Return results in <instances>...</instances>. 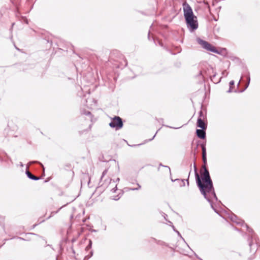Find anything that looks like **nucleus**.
<instances>
[{
    "mask_svg": "<svg viewBox=\"0 0 260 260\" xmlns=\"http://www.w3.org/2000/svg\"><path fill=\"white\" fill-rule=\"evenodd\" d=\"M203 171L201 172L202 178L201 179L200 175L197 172V169L196 165H194V170L195 173V178L197 184L204 198L211 204L212 207V200L215 199L217 200L213 182L210 176L209 172L206 166H202Z\"/></svg>",
    "mask_w": 260,
    "mask_h": 260,
    "instance_id": "f257e3e1",
    "label": "nucleus"
},
{
    "mask_svg": "<svg viewBox=\"0 0 260 260\" xmlns=\"http://www.w3.org/2000/svg\"><path fill=\"white\" fill-rule=\"evenodd\" d=\"M230 219L232 221L236 223L237 225H240L243 226H245L247 231L251 234L249 235L250 237L251 240L249 242V246L250 248V249H253L254 250L257 249L258 247H260V244H259V239L257 237V236L253 233V230L250 229L246 224L244 223V221L239 218H238L237 216L235 215H232L230 216Z\"/></svg>",
    "mask_w": 260,
    "mask_h": 260,
    "instance_id": "f03ea898",
    "label": "nucleus"
},
{
    "mask_svg": "<svg viewBox=\"0 0 260 260\" xmlns=\"http://www.w3.org/2000/svg\"><path fill=\"white\" fill-rule=\"evenodd\" d=\"M108 170L105 169L102 173L99 182V186L98 188H101L103 190L107 188L111 184L112 179L109 177L105 178V175L107 174Z\"/></svg>",
    "mask_w": 260,
    "mask_h": 260,
    "instance_id": "7ed1b4c3",
    "label": "nucleus"
},
{
    "mask_svg": "<svg viewBox=\"0 0 260 260\" xmlns=\"http://www.w3.org/2000/svg\"><path fill=\"white\" fill-rule=\"evenodd\" d=\"M197 42L201 46H202L204 49L213 53L217 54L219 53V52L217 50V49L208 42L205 41L200 38L197 39Z\"/></svg>",
    "mask_w": 260,
    "mask_h": 260,
    "instance_id": "20e7f679",
    "label": "nucleus"
},
{
    "mask_svg": "<svg viewBox=\"0 0 260 260\" xmlns=\"http://www.w3.org/2000/svg\"><path fill=\"white\" fill-rule=\"evenodd\" d=\"M123 125L122 119L119 116H115L109 123V126L112 128H115L116 130L121 129Z\"/></svg>",
    "mask_w": 260,
    "mask_h": 260,
    "instance_id": "39448f33",
    "label": "nucleus"
},
{
    "mask_svg": "<svg viewBox=\"0 0 260 260\" xmlns=\"http://www.w3.org/2000/svg\"><path fill=\"white\" fill-rule=\"evenodd\" d=\"M188 27H189L192 30H196L198 27V23L197 17L193 16L185 19Z\"/></svg>",
    "mask_w": 260,
    "mask_h": 260,
    "instance_id": "423d86ee",
    "label": "nucleus"
},
{
    "mask_svg": "<svg viewBox=\"0 0 260 260\" xmlns=\"http://www.w3.org/2000/svg\"><path fill=\"white\" fill-rule=\"evenodd\" d=\"M183 9L185 19L194 16L191 7L186 2L183 3Z\"/></svg>",
    "mask_w": 260,
    "mask_h": 260,
    "instance_id": "0eeeda50",
    "label": "nucleus"
},
{
    "mask_svg": "<svg viewBox=\"0 0 260 260\" xmlns=\"http://www.w3.org/2000/svg\"><path fill=\"white\" fill-rule=\"evenodd\" d=\"M204 115L202 111H200L199 112V116L197 120V126L203 129H206L207 128V124L204 121Z\"/></svg>",
    "mask_w": 260,
    "mask_h": 260,
    "instance_id": "6e6552de",
    "label": "nucleus"
},
{
    "mask_svg": "<svg viewBox=\"0 0 260 260\" xmlns=\"http://www.w3.org/2000/svg\"><path fill=\"white\" fill-rule=\"evenodd\" d=\"M201 147H202V158H203V163H204L203 165H205V166H206L207 157H206V149L205 145L203 144H202Z\"/></svg>",
    "mask_w": 260,
    "mask_h": 260,
    "instance_id": "1a4fd4ad",
    "label": "nucleus"
},
{
    "mask_svg": "<svg viewBox=\"0 0 260 260\" xmlns=\"http://www.w3.org/2000/svg\"><path fill=\"white\" fill-rule=\"evenodd\" d=\"M206 129H197L196 131V134L197 136L202 139H204L206 137Z\"/></svg>",
    "mask_w": 260,
    "mask_h": 260,
    "instance_id": "9d476101",
    "label": "nucleus"
},
{
    "mask_svg": "<svg viewBox=\"0 0 260 260\" xmlns=\"http://www.w3.org/2000/svg\"><path fill=\"white\" fill-rule=\"evenodd\" d=\"M26 174L28 178L29 179L33 180H38L40 179L39 177H38L37 176H35L33 174H32L30 172H29L28 170L26 171Z\"/></svg>",
    "mask_w": 260,
    "mask_h": 260,
    "instance_id": "9b49d317",
    "label": "nucleus"
},
{
    "mask_svg": "<svg viewBox=\"0 0 260 260\" xmlns=\"http://www.w3.org/2000/svg\"><path fill=\"white\" fill-rule=\"evenodd\" d=\"M171 180L172 182H177L179 183V185L180 187H183L185 186V179H171Z\"/></svg>",
    "mask_w": 260,
    "mask_h": 260,
    "instance_id": "f8f14e48",
    "label": "nucleus"
},
{
    "mask_svg": "<svg viewBox=\"0 0 260 260\" xmlns=\"http://www.w3.org/2000/svg\"><path fill=\"white\" fill-rule=\"evenodd\" d=\"M81 113L83 115L90 116V118H91V113L90 111H86L85 110H82L81 111Z\"/></svg>",
    "mask_w": 260,
    "mask_h": 260,
    "instance_id": "ddd939ff",
    "label": "nucleus"
},
{
    "mask_svg": "<svg viewBox=\"0 0 260 260\" xmlns=\"http://www.w3.org/2000/svg\"><path fill=\"white\" fill-rule=\"evenodd\" d=\"M247 83L246 85V86L244 88V89L243 90H242L241 91V92H242L244 90H245L248 87V86H249V83H250V75H249V73H248V75H247Z\"/></svg>",
    "mask_w": 260,
    "mask_h": 260,
    "instance_id": "4468645a",
    "label": "nucleus"
},
{
    "mask_svg": "<svg viewBox=\"0 0 260 260\" xmlns=\"http://www.w3.org/2000/svg\"><path fill=\"white\" fill-rule=\"evenodd\" d=\"M92 245V241L91 240H89V244L86 247V250H88L91 249Z\"/></svg>",
    "mask_w": 260,
    "mask_h": 260,
    "instance_id": "2eb2a0df",
    "label": "nucleus"
},
{
    "mask_svg": "<svg viewBox=\"0 0 260 260\" xmlns=\"http://www.w3.org/2000/svg\"><path fill=\"white\" fill-rule=\"evenodd\" d=\"M137 188H131L130 190H139V189H140L141 188V185L139 183H137Z\"/></svg>",
    "mask_w": 260,
    "mask_h": 260,
    "instance_id": "dca6fc26",
    "label": "nucleus"
},
{
    "mask_svg": "<svg viewBox=\"0 0 260 260\" xmlns=\"http://www.w3.org/2000/svg\"><path fill=\"white\" fill-rule=\"evenodd\" d=\"M93 254V251L91 250L90 252V255H87L85 257V258L88 259Z\"/></svg>",
    "mask_w": 260,
    "mask_h": 260,
    "instance_id": "f3484780",
    "label": "nucleus"
},
{
    "mask_svg": "<svg viewBox=\"0 0 260 260\" xmlns=\"http://www.w3.org/2000/svg\"><path fill=\"white\" fill-rule=\"evenodd\" d=\"M175 232L177 233V234H178V235L184 241H185L184 238L181 236L180 233L177 230V231H175Z\"/></svg>",
    "mask_w": 260,
    "mask_h": 260,
    "instance_id": "a211bd4d",
    "label": "nucleus"
},
{
    "mask_svg": "<svg viewBox=\"0 0 260 260\" xmlns=\"http://www.w3.org/2000/svg\"><path fill=\"white\" fill-rule=\"evenodd\" d=\"M222 74L223 76H226L228 74V73L226 72V70H224L222 72Z\"/></svg>",
    "mask_w": 260,
    "mask_h": 260,
    "instance_id": "6ab92c4d",
    "label": "nucleus"
},
{
    "mask_svg": "<svg viewBox=\"0 0 260 260\" xmlns=\"http://www.w3.org/2000/svg\"><path fill=\"white\" fill-rule=\"evenodd\" d=\"M63 207V206H62L61 207L59 208V209L57 211H56L55 212H52L51 214H55L57 213L59 211V210L61 209Z\"/></svg>",
    "mask_w": 260,
    "mask_h": 260,
    "instance_id": "aec40b11",
    "label": "nucleus"
},
{
    "mask_svg": "<svg viewBox=\"0 0 260 260\" xmlns=\"http://www.w3.org/2000/svg\"><path fill=\"white\" fill-rule=\"evenodd\" d=\"M117 190V185L115 186V187L113 188L112 189H111V191L113 192H115L116 191V190Z\"/></svg>",
    "mask_w": 260,
    "mask_h": 260,
    "instance_id": "412c9836",
    "label": "nucleus"
},
{
    "mask_svg": "<svg viewBox=\"0 0 260 260\" xmlns=\"http://www.w3.org/2000/svg\"><path fill=\"white\" fill-rule=\"evenodd\" d=\"M234 85V81L233 80L230 81V86L232 87V86Z\"/></svg>",
    "mask_w": 260,
    "mask_h": 260,
    "instance_id": "4be33fe9",
    "label": "nucleus"
},
{
    "mask_svg": "<svg viewBox=\"0 0 260 260\" xmlns=\"http://www.w3.org/2000/svg\"><path fill=\"white\" fill-rule=\"evenodd\" d=\"M35 162H38V161H32L30 162V164H33V163H35ZM38 163H39L43 167V165L41 163H40L39 162H38Z\"/></svg>",
    "mask_w": 260,
    "mask_h": 260,
    "instance_id": "5701e85b",
    "label": "nucleus"
},
{
    "mask_svg": "<svg viewBox=\"0 0 260 260\" xmlns=\"http://www.w3.org/2000/svg\"><path fill=\"white\" fill-rule=\"evenodd\" d=\"M159 166H163V167H165L168 168V169H169V171H170V172H171L170 168L169 167H168V166H163L161 164H159Z\"/></svg>",
    "mask_w": 260,
    "mask_h": 260,
    "instance_id": "b1692460",
    "label": "nucleus"
},
{
    "mask_svg": "<svg viewBox=\"0 0 260 260\" xmlns=\"http://www.w3.org/2000/svg\"><path fill=\"white\" fill-rule=\"evenodd\" d=\"M119 198H120L119 197H118V196H117V197L113 198V199L116 201V200H118Z\"/></svg>",
    "mask_w": 260,
    "mask_h": 260,
    "instance_id": "393cba45",
    "label": "nucleus"
},
{
    "mask_svg": "<svg viewBox=\"0 0 260 260\" xmlns=\"http://www.w3.org/2000/svg\"><path fill=\"white\" fill-rule=\"evenodd\" d=\"M232 92V87L230 86L229 90L228 91V92Z\"/></svg>",
    "mask_w": 260,
    "mask_h": 260,
    "instance_id": "a878e982",
    "label": "nucleus"
},
{
    "mask_svg": "<svg viewBox=\"0 0 260 260\" xmlns=\"http://www.w3.org/2000/svg\"><path fill=\"white\" fill-rule=\"evenodd\" d=\"M148 39H149V40H150V31H149V32H148Z\"/></svg>",
    "mask_w": 260,
    "mask_h": 260,
    "instance_id": "bb28decb",
    "label": "nucleus"
},
{
    "mask_svg": "<svg viewBox=\"0 0 260 260\" xmlns=\"http://www.w3.org/2000/svg\"><path fill=\"white\" fill-rule=\"evenodd\" d=\"M158 244L162 245V244H164V242H161V241H159L158 242Z\"/></svg>",
    "mask_w": 260,
    "mask_h": 260,
    "instance_id": "cd10ccee",
    "label": "nucleus"
},
{
    "mask_svg": "<svg viewBox=\"0 0 260 260\" xmlns=\"http://www.w3.org/2000/svg\"><path fill=\"white\" fill-rule=\"evenodd\" d=\"M156 133H157V132H156V133H155V134L153 136V137H152V138L151 139H150V140H153V139L154 138V137H155V135H156Z\"/></svg>",
    "mask_w": 260,
    "mask_h": 260,
    "instance_id": "c85d7f7f",
    "label": "nucleus"
},
{
    "mask_svg": "<svg viewBox=\"0 0 260 260\" xmlns=\"http://www.w3.org/2000/svg\"><path fill=\"white\" fill-rule=\"evenodd\" d=\"M27 21H27V19H26V18H25V19H24V22H26V23H28V22H27Z\"/></svg>",
    "mask_w": 260,
    "mask_h": 260,
    "instance_id": "c756f323",
    "label": "nucleus"
},
{
    "mask_svg": "<svg viewBox=\"0 0 260 260\" xmlns=\"http://www.w3.org/2000/svg\"><path fill=\"white\" fill-rule=\"evenodd\" d=\"M215 76H216L215 75H213L212 76V77H211V79H213L214 78H215Z\"/></svg>",
    "mask_w": 260,
    "mask_h": 260,
    "instance_id": "7c9ffc66",
    "label": "nucleus"
},
{
    "mask_svg": "<svg viewBox=\"0 0 260 260\" xmlns=\"http://www.w3.org/2000/svg\"><path fill=\"white\" fill-rule=\"evenodd\" d=\"M186 181H187V185H189V181H188V179L186 180Z\"/></svg>",
    "mask_w": 260,
    "mask_h": 260,
    "instance_id": "2f4dec72",
    "label": "nucleus"
},
{
    "mask_svg": "<svg viewBox=\"0 0 260 260\" xmlns=\"http://www.w3.org/2000/svg\"><path fill=\"white\" fill-rule=\"evenodd\" d=\"M196 257H197L198 258L200 259V260H203V259H201L200 258H199V257L197 256V254H196Z\"/></svg>",
    "mask_w": 260,
    "mask_h": 260,
    "instance_id": "473e14b6",
    "label": "nucleus"
},
{
    "mask_svg": "<svg viewBox=\"0 0 260 260\" xmlns=\"http://www.w3.org/2000/svg\"><path fill=\"white\" fill-rule=\"evenodd\" d=\"M159 44L160 46H162V43H161V42H159Z\"/></svg>",
    "mask_w": 260,
    "mask_h": 260,
    "instance_id": "72a5a7b5",
    "label": "nucleus"
},
{
    "mask_svg": "<svg viewBox=\"0 0 260 260\" xmlns=\"http://www.w3.org/2000/svg\"><path fill=\"white\" fill-rule=\"evenodd\" d=\"M173 229L174 230V231L175 232V231H176L175 229V227L174 226H173Z\"/></svg>",
    "mask_w": 260,
    "mask_h": 260,
    "instance_id": "f704fd0d",
    "label": "nucleus"
},
{
    "mask_svg": "<svg viewBox=\"0 0 260 260\" xmlns=\"http://www.w3.org/2000/svg\"><path fill=\"white\" fill-rule=\"evenodd\" d=\"M116 180H117V181H119V178H117V179H116Z\"/></svg>",
    "mask_w": 260,
    "mask_h": 260,
    "instance_id": "c9c22d12",
    "label": "nucleus"
},
{
    "mask_svg": "<svg viewBox=\"0 0 260 260\" xmlns=\"http://www.w3.org/2000/svg\"><path fill=\"white\" fill-rule=\"evenodd\" d=\"M125 63H125V65H126V64H127V62L126 60H125Z\"/></svg>",
    "mask_w": 260,
    "mask_h": 260,
    "instance_id": "e433bc0d",
    "label": "nucleus"
},
{
    "mask_svg": "<svg viewBox=\"0 0 260 260\" xmlns=\"http://www.w3.org/2000/svg\"><path fill=\"white\" fill-rule=\"evenodd\" d=\"M20 166H21V167H23V164H22V163H21Z\"/></svg>",
    "mask_w": 260,
    "mask_h": 260,
    "instance_id": "4c0bfd02",
    "label": "nucleus"
},
{
    "mask_svg": "<svg viewBox=\"0 0 260 260\" xmlns=\"http://www.w3.org/2000/svg\"><path fill=\"white\" fill-rule=\"evenodd\" d=\"M235 230H237V231H239V230L238 229H237V228H235Z\"/></svg>",
    "mask_w": 260,
    "mask_h": 260,
    "instance_id": "58836bf2",
    "label": "nucleus"
},
{
    "mask_svg": "<svg viewBox=\"0 0 260 260\" xmlns=\"http://www.w3.org/2000/svg\"><path fill=\"white\" fill-rule=\"evenodd\" d=\"M19 238V239H23V238H20V237H19V238Z\"/></svg>",
    "mask_w": 260,
    "mask_h": 260,
    "instance_id": "ea45409f",
    "label": "nucleus"
},
{
    "mask_svg": "<svg viewBox=\"0 0 260 260\" xmlns=\"http://www.w3.org/2000/svg\"><path fill=\"white\" fill-rule=\"evenodd\" d=\"M72 242H74V239H72Z\"/></svg>",
    "mask_w": 260,
    "mask_h": 260,
    "instance_id": "a19ab883",
    "label": "nucleus"
}]
</instances>
